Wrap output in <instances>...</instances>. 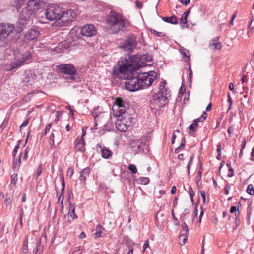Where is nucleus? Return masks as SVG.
Masks as SVG:
<instances>
[{"mask_svg": "<svg viewBox=\"0 0 254 254\" xmlns=\"http://www.w3.org/2000/svg\"><path fill=\"white\" fill-rule=\"evenodd\" d=\"M28 152H29V149H28V147H27L24 150V152H23V153H24V157H23V160H26L27 159V158L28 157Z\"/></svg>", "mask_w": 254, "mask_h": 254, "instance_id": "nucleus-45", "label": "nucleus"}, {"mask_svg": "<svg viewBox=\"0 0 254 254\" xmlns=\"http://www.w3.org/2000/svg\"><path fill=\"white\" fill-rule=\"evenodd\" d=\"M11 183L9 185V187L11 188H12L14 187V186L15 185L16 182L17 181V174L16 173H13L11 175Z\"/></svg>", "mask_w": 254, "mask_h": 254, "instance_id": "nucleus-26", "label": "nucleus"}, {"mask_svg": "<svg viewBox=\"0 0 254 254\" xmlns=\"http://www.w3.org/2000/svg\"><path fill=\"white\" fill-rule=\"evenodd\" d=\"M59 47H60V45H59L58 47H56V48L52 49V51L57 52V53L60 52V48Z\"/></svg>", "mask_w": 254, "mask_h": 254, "instance_id": "nucleus-58", "label": "nucleus"}, {"mask_svg": "<svg viewBox=\"0 0 254 254\" xmlns=\"http://www.w3.org/2000/svg\"><path fill=\"white\" fill-rule=\"evenodd\" d=\"M68 217H71V219H69V221H72L77 218V216L75 213V206L73 205H70V207L68 213Z\"/></svg>", "mask_w": 254, "mask_h": 254, "instance_id": "nucleus-23", "label": "nucleus"}, {"mask_svg": "<svg viewBox=\"0 0 254 254\" xmlns=\"http://www.w3.org/2000/svg\"><path fill=\"white\" fill-rule=\"evenodd\" d=\"M92 115L94 116L95 119V124L97 125L96 122L98 121V116L95 111L92 112Z\"/></svg>", "mask_w": 254, "mask_h": 254, "instance_id": "nucleus-48", "label": "nucleus"}, {"mask_svg": "<svg viewBox=\"0 0 254 254\" xmlns=\"http://www.w3.org/2000/svg\"><path fill=\"white\" fill-rule=\"evenodd\" d=\"M128 168L133 174H135L137 172L136 166L133 164H129Z\"/></svg>", "mask_w": 254, "mask_h": 254, "instance_id": "nucleus-37", "label": "nucleus"}, {"mask_svg": "<svg viewBox=\"0 0 254 254\" xmlns=\"http://www.w3.org/2000/svg\"><path fill=\"white\" fill-rule=\"evenodd\" d=\"M190 9H189L187 10V11H186L183 13V14H184V15H185V16H187V17H188V15L190 14Z\"/></svg>", "mask_w": 254, "mask_h": 254, "instance_id": "nucleus-60", "label": "nucleus"}, {"mask_svg": "<svg viewBox=\"0 0 254 254\" xmlns=\"http://www.w3.org/2000/svg\"><path fill=\"white\" fill-rule=\"evenodd\" d=\"M102 156L105 159L109 158L112 154L110 150L107 148H101Z\"/></svg>", "mask_w": 254, "mask_h": 254, "instance_id": "nucleus-24", "label": "nucleus"}, {"mask_svg": "<svg viewBox=\"0 0 254 254\" xmlns=\"http://www.w3.org/2000/svg\"><path fill=\"white\" fill-rule=\"evenodd\" d=\"M219 37H217L210 41L209 43L210 48L213 50H220L221 49V43L219 42Z\"/></svg>", "mask_w": 254, "mask_h": 254, "instance_id": "nucleus-20", "label": "nucleus"}, {"mask_svg": "<svg viewBox=\"0 0 254 254\" xmlns=\"http://www.w3.org/2000/svg\"><path fill=\"white\" fill-rule=\"evenodd\" d=\"M149 247V243L148 241H146L143 245V250L145 251L147 248Z\"/></svg>", "mask_w": 254, "mask_h": 254, "instance_id": "nucleus-56", "label": "nucleus"}, {"mask_svg": "<svg viewBox=\"0 0 254 254\" xmlns=\"http://www.w3.org/2000/svg\"><path fill=\"white\" fill-rule=\"evenodd\" d=\"M41 247V242H38L37 243L36 247L33 250V254H40V248Z\"/></svg>", "mask_w": 254, "mask_h": 254, "instance_id": "nucleus-32", "label": "nucleus"}, {"mask_svg": "<svg viewBox=\"0 0 254 254\" xmlns=\"http://www.w3.org/2000/svg\"><path fill=\"white\" fill-rule=\"evenodd\" d=\"M206 112H204L203 114L200 117L195 119L194 120V123H197V125H198V122H203L206 118Z\"/></svg>", "mask_w": 254, "mask_h": 254, "instance_id": "nucleus-31", "label": "nucleus"}, {"mask_svg": "<svg viewBox=\"0 0 254 254\" xmlns=\"http://www.w3.org/2000/svg\"><path fill=\"white\" fill-rule=\"evenodd\" d=\"M246 140L245 139H243L242 142V148H241V149L243 150L245 147H246Z\"/></svg>", "mask_w": 254, "mask_h": 254, "instance_id": "nucleus-52", "label": "nucleus"}, {"mask_svg": "<svg viewBox=\"0 0 254 254\" xmlns=\"http://www.w3.org/2000/svg\"><path fill=\"white\" fill-rule=\"evenodd\" d=\"M42 164H40L36 171V178H37L40 175L42 172Z\"/></svg>", "mask_w": 254, "mask_h": 254, "instance_id": "nucleus-39", "label": "nucleus"}, {"mask_svg": "<svg viewBox=\"0 0 254 254\" xmlns=\"http://www.w3.org/2000/svg\"><path fill=\"white\" fill-rule=\"evenodd\" d=\"M251 158H250L251 160L252 161H254V146L253 147L252 152H251Z\"/></svg>", "mask_w": 254, "mask_h": 254, "instance_id": "nucleus-54", "label": "nucleus"}, {"mask_svg": "<svg viewBox=\"0 0 254 254\" xmlns=\"http://www.w3.org/2000/svg\"><path fill=\"white\" fill-rule=\"evenodd\" d=\"M76 17V12L72 9L67 10L66 12H64L62 10V14L61 18L55 22V24L59 27L66 26Z\"/></svg>", "mask_w": 254, "mask_h": 254, "instance_id": "nucleus-5", "label": "nucleus"}, {"mask_svg": "<svg viewBox=\"0 0 254 254\" xmlns=\"http://www.w3.org/2000/svg\"><path fill=\"white\" fill-rule=\"evenodd\" d=\"M187 16H185L184 14L182 15V17L181 18V21L184 23L186 24L187 22Z\"/></svg>", "mask_w": 254, "mask_h": 254, "instance_id": "nucleus-49", "label": "nucleus"}, {"mask_svg": "<svg viewBox=\"0 0 254 254\" xmlns=\"http://www.w3.org/2000/svg\"><path fill=\"white\" fill-rule=\"evenodd\" d=\"M221 145L220 144H218L217 146V151L218 153H221Z\"/></svg>", "mask_w": 254, "mask_h": 254, "instance_id": "nucleus-61", "label": "nucleus"}, {"mask_svg": "<svg viewBox=\"0 0 254 254\" xmlns=\"http://www.w3.org/2000/svg\"><path fill=\"white\" fill-rule=\"evenodd\" d=\"M176 191V188L175 186H174L172 187V188L171 189V193L172 194H174L175 193Z\"/></svg>", "mask_w": 254, "mask_h": 254, "instance_id": "nucleus-59", "label": "nucleus"}, {"mask_svg": "<svg viewBox=\"0 0 254 254\" xmlns=\"http://www.w3.org/2000/svg\"><path fill=\"white\" fill-rule=\"evenodd\" d=\"M189 191L190 197L191 198V200L192 202H193L194 193L192 188L191 187H189Z\"/></svg>", "mask_w": 254, "mask_h": 254, "instance_id": "nucleus-40", "label": "nucleus"}, {"mask_svg": "<svg viewBox=\"0 0 254 254\" xmlns=\"http://www.w3.org/2000/svg\"><path fill=\"white\" fill-rule=\"evenodd\" d=\"M228 102L229 104V108H228V111H229L232 108V103H233L232 99L231 96H230L229 94H228Z\"/></svg>", "mask_w": 254, "mask_h": 254, "instance_id": "nucleus-44", "label": "nucleus"}, {"mask_svg": "<svg viewBox=\"0 0 254 254\" xmlns=\"http://www.w3.org/2000/svg\"><path fill=\"white\" fill-rule=\"evenodd\" d=\"M162 20L165 22L173 24H177L178 22L177 18L175 15L171 17H164L162 18Z\"/></svg>", "mask_w": 254, "mask_h": 254, "instance_id": "nucleus-22", "label": "nucleus"}, {"mask_svg": "<svg viewBox=\"0 0 254 254\" xmlns=\"http://www.w3.org/2000/svg\"><path fill=\"white\" fill-rule=\"evenodd\" d=\"M169 91L165 87V83L162 82L159 87V90L153 97V101L151 104L152 108H160L167 102Z\"/></svg>", "mask_w": 254, "mask_h": 254, "instance_id": "nucleus-3", "label": "nucleus"}, {"mask_svg": "<svg viewBox=\"0 0 254 254\" xmlns=\"http://www.w3.org/2000/svg\"><path fill=\"white\" fill-rule=\"evenodd\" d=\"M187 234H188L182 233L180 235L179 238V243L181 245L185 244L186 243V242L187 241V239H188Z\"/></svg>", "mask_w": 254, "mask_h": 254, "instance_id": "nucleus-25", "label": "nucleus"}, {"mask_svg": "<svg viewBox=\"0 0 254 254\" xmlns=\"http://www.w3.org/2000/svg\"><path fill=\"white\" fill-rule=\"evenodd\" d=\"M146 138L145 137H142L140 139L136 140L133 143L134 145H133V147H136L137 149L135 150V151L140 152L143 150V147L145 144Z\"/></svg>", "mask_w": 254, "mask_h": 254, "instance_id": "nucleus-19", "label": "nucleus"}, {"mask_svg": "<svg viewBox=\"0 0 254 254\" xmlns=\"http://www.w3.org/2000/svg\"><path fill=\"white\" fill-rule=\"evenodd\" d=\"M229 88L234 94L236 93V91L234 89V84L232 83H230L229 84Z\"/></svg>", "mask_w": 254, "mask_h": 254, "instance_id": "nucleus-47", "label": "nucleus"}, {"mask_svg": "<svg viewBox=\"0 0 254 254\" xmlns=\"http://www.w3.org/2000/svg\"><path fill=\"white\" fill-rule=\"evenodd\" d=\"M231 189V186L229 184H226L224 187V193L226 195H228L229 190Z\"/></svg>", "mask_w": 254, "mask_h": 254, "instance_id": "nucleus-38", "label": "nucleus"}, {"mask_svg": "<svg viewBox=\"0 0 254 254\" xmlns=\"http://www.w3.org/2000/svg\"><path fill=\"white\" fill-rule=\"evenodd\" d=\"M35 79V75L31 71H26L24 73L21 82L22 87L29 88L34 83Z\"/></svg>", "mask_w": 254, "mask_h": 254, "instance_id": "nucleus-12", "label": "nucleus"}, {"mask_svg": "<svg viewBox=\"0 0 254 254\" xmlns=\"http://www.w3.org/2000/svg\"><path fill=\"white\" fill-rule=\"evenodd\" d=\"M136 57L126 55L118 61L117 65L114 68L113 74L115 77L126 79V88L131 92L142 89L140 82L135 73Z\"/></svg>", "mask_w": 254, "mask_h": 254, "instance_id": "nucleus-1", "label": "nucleus"}, {"mask_svg": "<svg viewBox=\"0 0 254 254\" xmlns=\"http://www.w3.org/2000/svg\"><path fill=\"white\" fill-rule=\"evenodd\" d=\"M193 157H191L190 158V160L188 164V165H187V168H188V172H189V170H190V165L191 164V160L192 159Z\"/></svg>", "mask_w": 254, "mask_h": 254, "instance_id": "nucleus-57", "label": "nucleus"}, {"mask_svg": "<svg viewBox=\"0 0 254 254\" xmlns=\"http://www.w3.org/2000/svg\"><path fill=\"white\" fill-rule=\"evenodd\" d=\"M58 69L61 72L69 75V79L71 80L77 79V69L75 67L71 64H65L59 65Z\"/></svg>", "mask_w": 254, "mask_h": 254, "instance_id": "nucleus-8", "label": "nucleus"}, {"mask_svg": "<svg viewBox=\"0 0 254 254\" xmlns=\"http://www.w3.org/2000/svg\"><path fill=\"white\" fill-rule=\"evenodd\" d=\"M138 181H139L141 184L146 185L149 182V179L148 177H140L138 179Z\"/></svg>", "mask_w": 254, "mask_h": 254, "instance_id": "nucleus-33", "label": "nucleus"}, {"mask_svg": "<svg viewBox=\"0 0 254 254\" xmlns=\"http://www.w3.org/2000/svg\"><path fill=\"white\" fill-rule=\"evenodd\" d=\"M102 229H103L102 226L101 225L99 224L97 226L96 228V232L94 234L96 238L102 236L101 235V234L102 233Z\"/></svg>", "mask_w": 254, "mask_h": 254, "instance_id": "nucleus-28", "label": "nucleus"}, {"mask_svg": "<svg viewBox=\"0 0 254 254\" xmlns=\"http://www.w3.org/2000/svg\"><path fill=\"white\" fill-rule=\"evenodd\" d=\"M185 144V138H182V140H181V144H180V147H181L182 146H184Z\"/></svg>", "mask_w": 254, "mask_h": 254, "instance_id": "nucleus-62", "label": "nucleus"}, {"mask_svg": "<svg viewBox=\"0 0 254 254\" xmlns=\"http://www.w3.org/2000/svg\"><path fill=\"white\" fill-rule=\"evenodd\" d=\"M107 23L111 26L112 33L125 31L130 24L127 20L123 18L121 14L114 10H111L108 15Z\"/></svg>", "mask_w": 254, "mask_h": 254, "instance_id": "nucleus-2", "label": "nucleus"}, {"mask_svg": "<svg viewBox=\"0 0 254 254\" xmlns=\"http://www.w3.org/2000/svg\"><path fill=\"white\" fill-rule=\"evenodd\" d=\"M32 60V55L30 52L17 53L15 55L14 62L9 64L10 71L30 63Z\"/></svg>", "mask_w": 254, "mask_h": 254, "instance_id": "nucleus-4", "label": "nucleus"}, {"mask_svg": "<svg viewBox=\"0 0 254 254\" xmlns=\"http://www.w3.org/2000/svg\"><path fill=\"white\" fill-rule=\"evenodd\" d=\"M113 112L118 118L124 116L125 114L128 115L125 112V107L124 105V101L121 98H117L115 103L113 106Z\"/></svg>", "mask_w": 254, "mask_h": 254, "instance_id": "nucleus-11", "label": "nucleus"}, {"mask_svg": "<svg viewBox=\"0 0 254 254\" xmlns=\"http://www.w3.org/2000/svg\"><path fill=\"white\" fill-rule=\"evenodd\" d=\"M19 148V145H16L13 151L12 154L14 157L13 161V168L15 169H18L21 164L22 153H20L17 158H16V154L17 152L18 149Z\"/></svg>", "mask_w": 254, "mask_h": 254, "instance_id": "nucleus-17", "label": "nucleus"}, {"mask_svg": "<svg viewBox=\"0 0 254 254\" xmlns=\"http://www.w3.org/2000/svg\"><path fill=\"white\" fill-rule=\"evenodd\" d=\"M181 0V2L185 5H188L190 2V0Z\"/></svg>", "mask_w": 254, "mask_h": 254, "instance_id": "nucleus-53", "label": "nucleus"}, {"mask_svg": "<svg viewBox=\"0 0 254 254\" xmlns=\"http://www.w3.org/2000/svg\"><path fill=\"white\" fill-rule=\"evenodd\" d=\"M28 123H29V120L28 119H27V120H25L22 123V124L20 125V129L22 127L26 126L28 125Z\"/></svg>", "mask_w": 254, "mask_h": 254, "instance_id": "nucleus-50", "label": "nucleus"}, {"mask_svg": "<svg viewBox=\"0 0 254 254\" xmlns=\"http://www.w3.org/2000/svg\"><path fill=\"white\" fill-rule=\"evenodd\" d=\"M132 118L129 115L125 114L124 116L118 118L116 122V127L117 130L121 132H126L128 127L131 125Z\"/></svg>", "mask_w": 254, "mask_h": 254, "instance_id": "nucleus-7", "label": "nucleus"}, {"mask_svg": "<svg viewBox=\"0 0 254 254\" xmlns=\"http://www.w3.org/2000/svg\"><path fill=\"white\" fill-rule=\"evenodd\" d=\"M182 227V230L181 231V233H188L189 229L188 228V226L187 225L186 223L185 222H184L181 225Z\"/></svg>", "mask_w": 254, "mask_h": 254, "instance_id": "nucleus-36", "label": "nucleus"}, {"mask_svg": "<svg viewBox=\"0 0 254 254\" xmlns=\"http://www.w3.org/2000/svg\"><path fill=\"white\" fill-rule=\"evenodd\" d=\"M197 126V123H194V122L190 125L189 126V130H190V133L193 134L195 132V128Z\"/></svg>", "mask_w": 254, "mask_h": 254, "instance_id": "nucleus-30", "label": "nucleus"}, {"mask_svg": "<svg viewBox=\"0 0 254 254\" xmlns=\"http://www.w3.org/2000/svg\"><path fill=\"white\" fill-rule=\"evenodd\" d=\"M62 14V8L57 5L49 7L45 12L46 18L50 21L60 19Z\"/></svg>", "mask_w": 254, "mask_h": 254, "instance_id": "nucleus-9", "label": "nucleus"}, {"mask_svg": "<svg viewBox=\"0 0 254 254\" xmlns=\"http://www.w3.org/2000/svg\"><path fill=\"white\" fill-rule=\"evenodd\" d=\"M151 33L155 35H157L159 37H162L163 36H164V34L162 33V32H158L155 30H150Z\"/></svg>", "mask_w": 254, "mask_h": 254, "instance_id": "nucleus-42", "label": "nucleus"}, {"mask_svg": "<svg viewBox=\"0 0 254 254\" xmlns=\"http://www.w3.org/2000/svg\"><path fill=\"white\" fill-rule=\"evenodd\" d=\"M155 72L151 71L149 72L141 73L137 74L142 89L151 86L156 78Z\"/></svg>", "mask_w": 254, "mask_h": 254, "instance_id": "nucleus-6", "label": "nucleus"}, {"mask_svg": "<svg viewBox=\"0 0 254 254\" xmlns=\"http://www.w3.org/2000/svg\"><path fill=\"white\" fill-rule=\"evenodd\" d=\"M52 126V124L49 123L45 127V130H44V135H46L48 132H49Z\"/></svg>", "mask_w": 254, "mask_h": 254, "instance_id": "nucleus-41", "label": "nucleus"}, {"mask_svg": "<svg viewBox=\"0 0 254 254\" xmlns=\"http://www.w3.org/2000/svg\"><path fill=\"white\" fill-rule=\"evenodd\" d=\"M39 32V31L33 28L29 29L25 34L24 37V41L26 43H29L36 40Z\"/></svg>", "mask_w": 254, "mask_h": 254, "instance_id": "nucleus-14", "label": "nucleus"}, {"mask_svg": "<svg viewBox=\"0 0 254 254\" xmlns=\"http://www.w3.org/2000/svg\"><path fill=\"white\" fill-rule=\"evenodd\" d=\"M28 251V237H26L23 243L22 251L24 254H27Z\"/></svg>", "mask_w": 254, "mask_h": 254, "instance_id": "nucleus-27", "label": "nucleus"}, {"mask_svg": "<svg viewBox=\"0 0 254 254\" xmlns=\"http://www.w3.org/2000/svg\"><path fill=\"white\" fill-rule=\"evenodd\" d=\"M37 1V0H35ZM26 0H17V9L18 11L19 9L22 8V6L26 2Z\"/></svg>", "mask_w": 254, "mask_h": 254, "instance_id": "nucleus-35", "label": "nucleus"}, {"mask_svg": "<svg viewBox=\"0 0 254 254\" xmlns=\"http://www.w3.org/2000/svg\"><path fill=\"white\" fill-rule=\"evenodd\" d=\"M85 142L84 138L78 137L74 141V149L80 152L85 151Z\"/></svg>", "mask_w": 254, "mask_h": 254, "instance_id": "nucleus-16", "label": "nucleus"}, {"mask_svg": "<svg viewBox=\"0 0 254 254\" xmlns=\"http://www.w3.org/2000/svg\"><path fill=\"white\" fill-rule=\"evenodd\" d=\"M247 192L250 195H253L254 194V187L252 184H250L248 186L247 189Z\"/></svg>", "mask_w": 254, "mask_h": 254, "instance_id": "nucleus-34", "label": "nucleus"}, {"mask_svg": "<svg viewBox=\"0 0 254 254\" xmlns=\"http://www.w3.org/2000/svg\"><path fill=\"white\" fill-rule=\"evenodd\" d=\"M237 211V208L235 206H233L231 207L230 212L231 213H233L234 212H236Z\"/></svg>", "mask_w": 254, "mask_h": 254, "instance_id": "nucleus-51", "label": "nucleus"}, {"mask_svg": "<svg viewBox=\"0 0 254 254\" xmlns=\"http://www.w3.org/2000/svg\"><path fill=\"white\" fill-rule=\"evenodd\" d=\"M54 137H55V134L52 132L49 137V144H50V147L51 148H54L55 147V144H54Z\"/></svg>", "mask_w": 254, "mask_h": 254, "instance_id": "nucleus-29", "label": "nucleus"}, {"mask_svg": "<svg viewBox=\"0 0 254 254\" xmlns=\"http://www.w3.org/2000/svg\"><path fill=\"white\" fill-rule=\"evenodd\" d=\"M86 237V234L84 232H82L80 233V234L79 235V238L80 239H84Z\"/></svg>", "mask_w": 254, "mask_h": 254, "instance_id": "nucleus-55", "label": "nucleus"}, {"mask_svg": "<svg viewBox=\"0 0 254 254\" xmlns=\"http://www.w3.org/2000/svg\"><path fill=\"white\" fill-rule=\"evenodd\" d=\"M211 109V103H209L207 106L206 107V111H209Z\"/></svg>", "mask_w": 254, "mask_h": 254, "instance_id": "nucleus-63", "label": "nucleus"}, {"mask_svg": "<svg viewBox=\"0 0 254 254\" xmlns=\"http://www.w3.org/2000/svg\"><path fill=\"white\" fill-rule=\"evenodd\" d=\"M73 173V169L70 168V169H68V171H67V174H70V175L71 176Z\"/></svg>", "mask_w": 254, "mask_h": 254, "instance_id": "nucleus-64", "label": "nucleus"}, {"mask_svg": "<svg viewBox=\"0 0 254 254\" xmlns=\"http://www.w3.org/2000/svg\"><path fill=\"white\" fill-rule=\"evenodd\" d=\"M228 167H229V172H230V173H229L228 174V176L229 177H232V176H234V171H233V169L232 168V167L230 166V165L229 164H227V165Z\"/></svg>", "mask_w": 254, "mask_h": 254, "instance_id": "nucleus-43", "label": "nucleus"}, {"mask_svg": "<svg viewBox=\"0 0 254 254\" xmlns=\"http://www.w3.org/2000/svg\"><path fill=\"white\" fill-rule=\"evenodd\" d=\"M200 194L201 197L202 198L203 203H205L206 201V198H205V193L204 190H201L200 191Z\"/></svg>", "mask_w": 254, "mask_h": 254, "instance_id": "nucleus-46", "label": "nucleus"}, {"mask_svg": "<svg viewBox=\"0 0 254 254\" xmlns=\"http://www.w3.org/2000/svg\"><path fill=\"white\" fill-rule=\"evenodd\" d=\"M14 29L13 24L0 23V37L6 38Z\"/></svg>", "mask_w": 254, "mask_h": 254, "instance_id": "nucleus-13", "label": "nucleus"}, {"mask_svg": "<svg viewBox=\"0 0 254 254\" xmlns=\"http://www.w3.org/2000/svg\"><path fill=\"white\" fill-rule=\"evenodd\" d=\"M60 178L61 180L62 189H61V193L58 197V202L61 201V204L62 205V207H63V201L64 199V189H65V183L64 181V176L63 173H62L60 175Z\"/></svg>", "mask_w": 254, "mask_h": 254, "instance_id": "nucleus-18", "label": "nucleus"}, {"mask_svg": "<svg viewBox=\"0 0 254 254\" xmlns=\"http://www.w3.org/2000/svg\"><path fill=\"white\" fill-rule=\"evenodd\" d=\"M96 30L93 24H87L82 27L81 34L86 37H92L96 34Z\"/></svg>", "mask_w": 254, "mask_h": 254, "instance_id": "nucleus-15", "label": "nucleus"}, {"mask_svg": "<svg viewBox=\"0 0 254 254\" xmlns=\"http://www.w3.org/2000/svg\"><path fill=\"white\" fill-rule=\"evenodd\" d=\"M90 173V169L88 167H86L83 169L80 172V180L82 182H85L86 178L89 176Z\"/></svg>", "mask_w": 254, "mask_h": 254, "instance_id": "nucleus-21", "label": "nucleus"}, {"mask_svg": "<svg viewBox=\"0 0 254 254\" xmlns=\"http://www.w3.org/2000/svg\"><path fill=\"white\" fill-rule=\"evenodd\" d=\"M136 37L131 34L121 44L120 48L126 51L132 52L136 47Z\"/></svg>", "mask_w": 254, "mask_h": 254, "instance_id": "nucleus-10", "label": "nucleus"}]
</instances>
